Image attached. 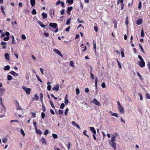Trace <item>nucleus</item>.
Returning a JSON list of instances; mask_svg holds the SVG:
<instances>
[{
	"mask_svg": "<svg viewBox=\"0 0 150 150\" xmlns=\"http://www.w3.org/2000/svg\"><path fill=\"white\" fill-rule=\"evenodd\" d=\"M36 78L39 81H40L41 82H42V80L40 79V78H39V76H38L36 75Z\"/></svg>",
	"mask_w": 150,
	"mask_h": 150,
	"instance_id": "603ef678",
	"label": "nucleus"
},
{
	"mask_svg": "<svg viewBox=\"0 0 150 150\" xmlns=\"http://www.w3.org/2000/svg\"><path fill=\"white\" fill-rule=\"evenodd\" d=\"M40 71H41L42 74V75H44V73H43V69L42 68H40Z\"/></svg>",
	"mask_w": 150,
	"mask_h": 150,
	"instance_id": "774afa93",
	"label": "nucleus"
},
{
	"mask_svg": "<svg viewBox=\"0 0 150 150\" xmlns=\"http://www.w3.org/2000/svg\"><path fill=\"white\" fill-rule=\"evenodd\" d=\"M143 22V19L142 18L139 19L137 21L136 24L138 25H141Z\"/></svg>",
	"mask_w": 150,
	"mask_h": 150,
	"instance_id": "6e6552de",
	"label": "nucleus"
},
{
	"mask_svg": "<svg viewBox=\"0 0 150 150\" xmlns=\"http://www.w3.org/2000/svg\"><path fill=\"white\" fill-rule=\"evenodd\" d=\"M92 103H94L95 105L98 106H100V103L96 100V99H94L92 101Z\"/></svg>",
	"mask_w": 150,
	"mask_h": 150,
	"instance_id": "7ed1b4c3",
	"label": "nucleus"
},
{
	"mask_svg": "<svg viewBox=\"0 0 150 150\" xmlns=\"http://www.w3.org/2000/svg\"><path fill=\"white\" fill-rule=\"evenodd\" d=\"M71 19L69 18L68 19L66 22V24L68 25L69 24L70 22Z\"/></svg>",
	"mask_w": 150,
	"mask_h": 150,
	"instance_id": "49530a36",
	"label": "nucleus"
},
{
	"mask_svg": "<svg viewBox=\"0 0 150 150\" xmlns=\"http://www.w3.org/2000/svg\"><path fill=\"white\" fill-rule=\"evenodd\" d=\"M97 83H98V78L97 77H96L95 81V86L96 88L97 86Z\"/></svg>",
	"mask_w": 150,
	"mask_h": 150,
	"instance_id": "4be33fe9",
	"label": "nucleus"
},
{
	"mask_svg": "<svg viewBox=\"0 0 150 150\" xmlns=\"http://www.w3.org/2000/svg\"><path fill=\"white\" fill-rule=\"evenodd\" d=\"M21 38L23 40H25L26 39V37L25 35L24 34H23L21 35Z\"/></svg>",
	"mask_w": 150,
	"mask_h": 150,
	"instance_id": "de8ad7c7",
	"label": "nucleus"
},
{
	"mask_svg": "<svg viewBox=\"0 0 150 150\" xmlns=\"http://www.w3.org/2000/svg\"><path fill=\"white\" fill-rule=\"evenodd\" d=\"M45 115L44 112H42L41 114V116L42 118H44L45 117Z\"/></svg>",
	"mask_w": 150,
	"mask_h": 150,
	"instance_id": "37998d69",
	"label": "nucleus"
},
{
	"mask_svg": "<svg viewBox=\"0 0 150 150\" xmlns=\"http://www.w3.org/2000/svg\"><path fill=\"white\" fill-rule=\"evenodd\" d=\"M139 66L141 67H144L145 66V63L144 60L140 61L139 63Z\"/></svg>",
	"mask_w": 150,
	"mask_h": 150,
	"instance_id": "0eeeda50",
	"label": "nucleus"
},
{
	"mask_svg": "<svg viewBox=\"0 0 150 150\" xmlns=\"http://www.w3.org/2000/svg\"><path fill=\"white\" fill-rule=\"evenodd\" d=\"M10 67L9 65H7L5 67L4 69L5 70H9L10 69Z\"/></svg>",
	"mask_w": 150,
	"mask_h": 150,
	"instance_id": "cd10ccee",
	"label": "nucleus"
},
{
	"mask_svg": "<svg viewBox=\"0 0 150 150\" xmlns=\"http://www.w3.org/2000/svg\"><path fill=\"white\" fill-rule=\"evenodd\" d=\"M118 134L117 133L113 134L111 136V140L109 141V143L111 147L114 150L116 149V144L115 142L116 138L117 137Z\"/></svg>",
	"mask_w": 150,
	"mask_h": 150,
	"instance_id": "f257e3e1",
	"label": "nucleus"
},
{
	"mask_svg": "<svg viewBox=\"0 0 150 150\" xmlns=\"http://www.w3.org/2000/svg\"><path fill=\"white\" fill-rule=\"evenodd\" d=\"M146 97L147 98L150 99V95L148 93H146Z\"/></svg>",
	"mask_w": 150,
	"mask_h": 150,
	"instance_id": "4c0bfd02",
	"label": "nucleus"
},
{
	"mask_svg": "<svg viewBox=\"0 0 150 150\" xmlns=\"http://www.w3.org/2000/svg\"><path fill=\"white\" fill-rule=\"evenodd\" d=\"M36 11L35 9H33V10L32 11V13L33 14H36Z\"/></svg>",
	"mask_w": 150,
	"mask_h": 150,
	"instance_id": "c03bdc74",
	"label": "nucleus"
},
{
	"mask_svg": "<svg viewBox=\"0 0 150 150\" xmlns=\"http://www.w3.org/2000/svg\"><path fill=\"white\" fill-rule=\"evenodd\" d=\"M121 54L122 58L125 57V55L124 52L122 51H121Z\"/></svg>",
	"mask_w": 150,
	"mask_h": 150,
	"instance_id": "e2e57ef3",
	"label": "nucleus"
},
{
	"mask_svg": "<svg viewBox=\"0 0 150 150\" xmlns=\"http://www.w3.org/2000/svg\"><path fill=\"white\" fill-rule=\"evenodd\" d=\"M109 112L112 116L115 117H118V114L117 113H113L111 111H110Z\"/></svg>",
	"mask_w": 150,
	"mask_h": 150,
	"instance_id": "9b49d317",
	"label": "nucleus"
},
{
	"mask_svg": "<svg viewBox=\"0 0 150 150\" xmlns=\"http://www.w3.org/2000/svg\"><path fill=\"white\" fill-rule=\"evenodd\" d=\"M118 108L121 113H123L124 112V108L122 105L118 106Z\"/></svg>",
	"mask_w": 150,
	"mask_h": 150,
	"instance_id": "1a4fd4ad",
	"label": "nucleus"
},
{
	"mask_svg": "<svg viewBox=\"0 0 150 150\" xmlns=\"http://www.w3.org/2000/svg\"><path fill=\"white\" fill-rule=\"evenodd\" d=\"M65 107V104L64 103H62L61 105L60 108L61 109H63Z\"/></svg>",
	"mask_w": 150,
	"mask_h": 150,
	"instance_id": "c756f323",
	"label": "nucleus"
},
{
	"mask_svg": "<svg viewBox=\"0 0 150 150\" xmlns=\"http://www.w3.org/2000/svg\"><path fill=\"white\" fill-rule=\"evenodd\" d=\"M67 1L70 4H72L73 2V0H67Z\"/></svg>",
	"mask_w": 150,
	"mask_h": 150,
	"instance_id": "e433bc0d",
	"label": "nucleus"
},
{
	"mask_svg": "<svg viewBox=\"0 0 150 150\" xmlns=\"http://www.w3.org/2000/svg\"><path fill=\"white\" fill-rule=\"evenodd\" d=\"M72 124L73 126L75 127H76L77 124L74 121H72Z\"/></svg>",
	"mask_w": 150,
	"mask_h": 150,
	"instance_id": "5fc2aeb1",
	"label": "nucleus"
},
{
	"mask_svg": "<svg viewBox=\"0 0 150 150\" xmlns=\"http://www.w3.org/2000/svg\"><path fill=\"white\" fill-rule=\"evenodd\" d=\"M117 63H118V65L119 66V67L120 68H122L121 66V64H120V63L119 61H118V60L117 59Z\"/></svg>",
	"mask_w": 150,
	"mask_h": 150,
	"instance_id": "13d9d810",
	"label": "nucleus"
},
{
	"mask_svg": "<svg viewBox=\"0 0 150 150\" xmlns=\"http://www.w3.org/2000/svg\"><path fill=\"white\" fill-rule=\"evenodd\" d=\"M35 98L36 100H38V99L39 97L37 94H35Z\"/></svg>",
	"mask_w": 150,
	"mask_h": 150,
	"instance_id": "a18cd8bd",
	"label": "nucleus"
},
{
	"mask_svg": "<svg viewBox=\"0 0 150 150\" xmlns=\"http://www.w3.org/2000/svg\"><path fill=\"white\" fill-rule=\"evenodd\" d=\"M9 39V37H7L4 38L3 40L4 41H8Z\"/></svg>",
	"mask_w": 150,
	"mask_h": 150,
	"instance_id": "58836bf2",
	"label": "nucleus"
},
{
	"mask_svg": "<svg viewBox=\"0 0 150 150\" xmlns=\"http://www.w3.org/2000/svg\"><path fill=\"white\" fill-rule=\"evenodd\" d=\"M7 78L8 80L10 81L12 79V77L10 75H8Z\"/></svg>",
	"mask_w": 150,
	"mask_h": 150,
	"instance_id": "a878e982",
	"label": "nucleus"
},
{
	"mask_svg": "<svg viewBox=\"0 0 150 150\" xmlns=\"http://www.w3.org/2000/svg\"><path fill=\"white\" fill-rule=\"evenodd\" d=\"M60 4H61V5H62V6L63 7V8H64V3L63 2V1H61L60 2Z\"/></svg>",
	"mask_w": 150,
	"mask_h": 150,
	"instance_id": "69168bd1",
	"label": "nucleus"
},
{
	"mask_svg": "<svg viewBox=\"0 0 150 150\" xmlns=\"http://www.w3.org/2000/svg\"><path fill=\"white\" fill-rule=\"evenodd\" d=\"M141 7H142L141 2V1H139V5H138V9H140L141 8Z\"/></svg>",
	"mask_w": 150,
	"mask_h": 150,
	"instance_id": "72a5a7b5",
	"label": "nucleus"
},
{
	"mask_svg": "<svg viewBox=\"0 0 150 150\" xmlns=\"http://www.w3.org/2000/svg\"><path fill=\"white\" fill-rule=\"evenodd\" d=\"M33 124L34 126L35 127V129H37V125H36L37 123L35 122H33Z\"/></svg>",
	"mask_w": 150,
	"mask_h": 150,
	"instance_id": "a19ab883",
	"label": "nucleus"
},
{
	"mask_svg": "<svg viewBox=\"0 0 150 150\" xmlns=\"http://www.w3.org/2000/svg\"><path fill=\"white\" fill-rule=\"evenodd\" d=\"M5 90V89L4 88H0V96H3Z\"/></svg>",
	"mask_w": 150,
	"mask_h": 150,
	"instance_id": "423d86ee",
	"label": "nucleus"
},
{
	"mask_svg": "<svg viewBox=\"0 0 150 150\" xmlns=\"http://www.w3.org/2000/svg\"><path fill=\"white\" fill-rule=\"evenodd\" d=\"M30 3L31 6L33 7L35 4V0H30Z\"/></svg>",
	"mask_w": 150,
	"mask_h": 150,
	"instance_id": "f3484780",
	"label": "nucleus"
},
{
	"mask_svg": "<svg viewBox=\"0 0 150 150\" xmlns=\"http://www.w3.org/2000/svg\"><path fill=\"white\" fill-rule=\"evenodd\" d=\"M90 130L94 134H96V131L93 127H90Z\"/></svg>",
	"mask_w": 150,
	"mask_h": 150,
	"instance_id": "f8f14e48",
	"label": "nucleus"
},
{
	"mask_svg": "<svg viewBox=\"0 0 150 150\" xmlns=\"http://www.w3.org/2000/svg\"><path fill=\"white\" fill-rule=\"evenodd\" d=\"M141 36L142 37H143L144 36V33L143 29L141 31Z\"/></svg>",
	"mask_w": 150,
	"mask_h": 150,
	"instance_id": "09e8293b",
	"label": "nucleus"
},
{
	"mask_svg": "<svg viewBox=\"0 0 150 150\" xmlns=\"http://www.w3.org/2000/svg\"><path fill=\"white\" fill-rule=\"evenodd\" d=\"M20 130L21 134L23 137H24L25 136V133L24 132V131L22 129H21Z\"/></svg>",
	"mask_w": 150,
	"mask_h": 150,
	"instance_id": "c9c22d12",
	"label": "nucleus"
},
{
	"mask_svg": "<svg viewBox=\"0 0 150 150\" xmlns=\"http://www.w3.org/2000/svg\"><path fill=\"white\" fill-rule=\"evenodd\" d=\"M50 104L51 106L53 108H55V107L53 103V102H52V101L51 100H50Z\"/></svg>",
	"mask_w": 150,
	"mask_h": 150,
	"instance_id": "5701e85b",
	"label": "nucleus"
},
{
	"mask_svg": "<svg viewBox=\"0 0 150 150\" xmlns=\"http://www.w3.org/2000/svg\"><path fill=\"white\" fill-rule=\"evenodd\" d=\"M73 9V7L71 6L67 8V12H70Z\"/></svg>",
	"mask_w": 150,
	"mask_h": 150,
	"instance_id": "bb28decb",
	"label": "nucleus"
},
{
	"mask_svg": "<svg viewBox=\"0 0 150 150\" xmlns=\"http://www.w3.org/2000/svg\"><path fill=\"white\" fill-rule=\"evenodd\" d=\"M101 86L103 88H105V83L104 82L102 83L101 84Z\"/></svg>",
	"mask_w": 150,
	"mask_h": 150,
	"instance_id": "864d4df0",
	"label": "nucleus"
},
{
	"mask_svg": "<svg viewBox=\"0 0 150 150\" xmlns=\"http://www.w3.org/2000/svg\"><path fill=\"white\" fill-rule=\"evenodd\" d=\"M138 95L140 97V100H142L143 98H142V96L141 94V93H138Z\"/></svg>",
	"mask_w": 150,
	"mask_h": 150,
	"instance_id": "052dcab7",
	"label": "nucleus"
},
{
	"mask_svg": "<svg viewBox=\"0 0 150 150\" xmlns=\"http://www.w3.org/2000/svg\"><path fill=\"white\" fill-rule=\"evenodd\" d=\"M76 94H77V95L79 94L80 93V91H79V89L78 88H76Z\"/></svg>",
	"mask_w": 150,
	"mask_h": 150,
	"instance_id": "473e14b6",
	"label": "nucleus"
},
{
	"mask_svg": "<svg viewBox=\"0 0 150 150\" xmlns=\"http://www.w3.org/2000/svg\"><path fill=\"white\" fill-rule=\"evenodd\" d=\"M68 102L69 101L67 99V95H66L65 98L64 103L66 105H67L68 104Z\"/></svg>",
	"mask_w": 150,
	"mask_h": 150,
	"instance_id": "6ab92c4d",
	"label": "nucleus"
},
{
	"mask_svg": "<svg viewBox=\"0 0 150 150\" xmlns=\"http://www.w3.org/2000/svg\"><path fill=\"white\" fill-rule=\"evenodd\" d=\"M7 141V138L5 137L3 139L2 142L3 143H5Z\"/></svg>",
	"mask_w": 150,
	"mask_h": 150,
	"instance_id": "b1692460",
	"label": "nucleus"
},
{
	"mask_svg": "<svg viewBox=\"0 0 150 150\" xmlns=\"http://www.w3.org/2000/svg\"><path fill=\"white\" fill-rule=\"evenodd\" d=\"M64 13V9H62L61 11V15H63Z\"/></svg>",
	"mask_w": 150,
	"mask_h": 150,
	"instance_id": "680f3d73",
	"label": "nucleus"
},
{
	"mask_svg": "<svg viewBox=\"0 0 150 150\" xmlns=\"http://www.w3.org/2000/svg\"><path fill=\"white\" fill-rule=\"evenodd\" d=\"M59 85L57 84L54 87L52 88V90H55L56 92H57L59 90Z\"/></svg>",
	"mask_w": 150,
	"mask_h": 150,
	"instance_id": "9d476101",
	"label": "nucleus"
},
{
	"mask_svg": "<svg viewBox=\"0 0 150 150\" xmlns=\"http://www.w3.org/2000/svg\"><path fill=\"white\" fill-rule=\"evenodd\" d=\"M22 88L28 94H30V88H27L25 86H23L22 87Z\"/></svg>",
	"mask_w": 150,
	"mask_h": 150,
	"instance_id": "f03ea898",
	"label": "nucleus"
},
{
	"mask_svg": "<svg viewBox=\"0 0 150 150\" xmlns=\"http://www.w3.org/2000/svg\"><path fill=\"white\" fill-rule=\"evenodd\" d=\"M37 133L38 134H42V132L40 130H38L37 129H35Z\"/></svg>",
	"mask_w": 150,
	"mask_h": 150,
	"instance_id": "393cba45",
	"label": "nucleus"
},
{
	"mask_svg": "<svg viewBox=\"0 0 150 150\" xmlns=\"http://www.w3.org/2000/svg\"><path fill=\"white\" fill-rule=\"evenodd\" d=\"M37 22L40 25V26L42 28H45V27L46 26L45 25H44L41 21H38Z\"/></svg>",
	"mask_w": 150,
	"mask_h": 150,
	"instance_id": "dca6fc26",
	"label": "nucleus"
},
{
	"mask_svg": "<svg viewBox=\"0 0 150 150\" xmlns=\"http://www.w3.org/2000/svg\"><path fill=\"white\" fill-rule=\"evenodd\" d=\"M138 57L140 60V61H142L144 60L142 57L140 55H139L138 56Z\"/></svg>",
	"mask_w": 150,
	"mask_h": 150,
	"instance_id": "4d7b16f0",
	"label": "nucleus"
},
{
	"mask_svg": "<svg viewBox=\"0 0 150 150\" xmlns=\"http://www.w3.org/2000/svg\"><path fill=\"white\" fill-rule=\"evenodd\" d=\"M71 144L70 142L68 143V145H67L68 149L69 150L70 149V146Z\"/></svg>",
	"mask_w": 150,
	"mask_h": 150,
	"instance_id": "338daca9",
	"label": "nucleus"
},
{
	"mask_svg": "<svg viewBox=\"0 0 150 150\" xmlns=\"http://www.w3.org/2000/svg\"><path fill=\"white\" fill-rule=\"evenodd\" d=\"M113 23H114V28H117V21H113Z\"/></svg>",
	"mask_w": 150,
	"mask_h": 150,
	"instance_id": "7c9ffc66",
	"label": "nucleus"
},
{
	"mask_svg": "<svg viewBox=\"0 0 150 150\" xmlns=\"http://www.w3.org/2000/svg\"><path fill=\"white\" fill-rule=\"evenodd\" d=\"M51 89V86L50 85H48L47 87V89L50 91Z\"/></svg>",
	"mask_w": 150,
	"mask_h": 150,
	"instance_id": "bf43d9fd",
	"label": "nucleus"
},
{
	"mask_svg": "<svg viewBox=\"0 0 150 150\" xmlns=\"http://www.w3.org/2000/svg\"><path fill=\"white\" fill-rule=\"evenodd\" d=\"M31 114L32 115V118H33V117H36V116H35V115H36V114L35 113H33V112H31Z\"/></svg>",
	"mask_w": 150,
	"mask_h": 150,
	"instance_id": "8fccbe9b",
	"label": "nucleus"
},
{
	"mask_svg": "<svg viewBox=\"0 0 150 150\" xmlns=\"http://www.w3.org/2000/svg\"><path fill=\"white\" fill-rule=\"evenodd\" d=\"M10 73L13 76H18L19 75L18 74V73H16L13 71H11L10 72Z\"/></svg>",
	"mask_w": 150,
	"mask_h": 150,
	"instance_id": "ddd939ff",
	"label": "nucleus"
},
{
	"mask_svg": "<svg viewBox=\"0 0 150 150\" xmlns=\"http://www.w3.org/2000/svg\"><path fill=\"white\" fill-rule=\"evenodd\" d=\"M5 57L6 58V59L8 60H9V54L7 53H6L5 54Z\"/></svg>",
	"mask_w": 150,
	"mask_h": 150,
	"instance_id": "a211bd4d",
	"label": "nucleus"
},
{
	"mask_svg": "<svg viewBox=\"0 0 150 150\" xmlns=\"http://www.w3.org/2000/svg\"><path fill=\"white\" fill-rule=\"evenodd\" d=\"M11 38L12 39V43L13 44H14L15 43L14 36L13 35H12L11 36Z\"/></svg>",
	"mask_w": 150,
	"mask_h": 150,
	"instance_id": "79ce46f5",
	"label": "nucleus"
},
{
	"mask_svg": "<svg viewBox=\"0 0 150 150\" xmlns=\"http://www.w3.org/2000/svg\"><path fill=\"white\" fill-rule=\"evenodd\" d=\"M6 44V42H1V45L3 46L2 47L3 49H5L6 48V46H5Z\"/></svg>",
	"mask_w": 150,
	"mask_h": 150,
	"instance_id": "2eb2a0df",
	"label": "nucleus"
},
{
	"mask_svg": "<svg viewBox=\"0 0 150 150\" xmlns=\"http://www.w3.org/2000/svg\"><path fill=\"white\" fill-rule=\"evenodd\" d=\"M40 98L41 100V101L42 102H43L42 101V98H43V94L42 93H40Z\"/></svg>",
	"mask_w": 150,
	"mask_h": 150,
	"instance_id": "c85d7f7f",
	"label": "nucleus"
},
{
	"mask_svg": "<svg viewBox=\"0 0 150 150\" xmlns=\"http://www.w3.org/2000/svg\"><path fill=\"white\" fill-rule=\"evenodd\" d=\"M57 24L54 23H50L49 24V26H51L54 28H55L57 27Z\"/></svg>",
	"mask_w": 150,
	"mask_h": 150,
	"instance_id": "39448f33",
	"label": "nucleus"
},
{
	"mask_svg": "<svg viewBox=\"0 0 150 150\" xmlns=\"http://www.w3.org/2000/svg\"><path fill=\"white\" fill-rule=\"evenodd\" d=\"M68 111H69L68 108H66V109L65 112H64V114H65V115H66V116L67 115V112Z\"/></svg>",
	"mask_w": 150,
	"mask_h": 150,
	"instance_id": "ea45409f",
	"label": "nucleus"
},
{
	"mask_svg": "<svg viewBox=\"0 0 150 150\" xmlns=\"http://www.w3.org/2000/svg\"><path fill=\"white\" fill-rule=\"evenodd\" d=\"M42 16L43 18L44 19L45 18H47V15L46 13H42Z\"/></svg>",
	"mask_w": 150,
	"mask_h": 150,
	"instance_id": "aec40b11",
	"label": "nucleus"
},
{
	"mask_svg": "<svg viewBox=\"0 0 150 150\" xmlns=\"http://www.w3.org/2000/svg\"><path fill=\"white\" fill-rule=\"evenodd\" d=\"M70 65L72 67L74 68V63L72 61H71L70 62Z\"/></svg>",
	"mask_w": 150,
	"mask_h": 150,
	"instance_id": "412c9836",
	"label": "nucleus"
},
{
	"mask_svg": "<svg viewBox=\"0 0 150 150\" xmlns=\"http://www.w3.org/2000/svg\"><path fill=\"white\" fill-rule=\"evenodd\" d=\"M59 112L60 114L62 115L63 113V110H59Z\"/></svg>",
	"mask_w": 150,
	"mask_h": 150,
	"instance_id": "3c124183",
	"label": "nucleus"
},
{
	"mask_svg": "<svg viewBox=\"0 0 150 150\" xmlns=\"http://www.w3.org/2000/svg\"><path fill=\"white\" fill-rule=\"evenodd\" d=\"M41 141H42V144H44V145L47 144V141L43 137L42 138Z\"/></svg>",
	"mask_w": 150,
	"mask_h": 150,
	"instance_id": "4468645a",
	"label": "nucleus"
},
{
	"mask_svg": "<svg viewBox=\"0 0 150 150\" xmlns=\"http://www.w3.org/2000/svg\"><path fill=\"white\" fill-rule=\"evenodd\" d=\"M5 35L7 37H9V35H10V33L8 32H6L5 33Z\"/></svg>",
	"mask_w": 150,
	"mask_h": 150,
	"instance_id": "0e129e2a",
	"label": "nucleus"
},
{
	"mask_svg": "<svg viewBox=\"0 0 150 150\" xmlns=\"http://www.w3.org/2000/svg\"><path fill=\"white\" fill-rule=\"evenodd\" d=\"M52 135L54 139H57L58 137L57 135L56 134H53Z\"/></svg>",
	"mask_w": 150,
	"mask_h": 150,
	"instance_id": "2f4dec72",
	"label": "nucleus"
},
{
	"mask_svg": "<svg viewBox=\"0 0 150 150\" xmlns=\"http://www.w3.org/2000/svg\"><path fill=\"white\" fill-rule=\"evenodd\" d=\"M48 130H46L44 132V134L45 135H47L48 134Z\"/></svg>",
	"mask_w": 150,
	"mask_h": 150,
	"instance_id": "6e6d98bb",
	"label": "nucleus"
},
{
	"mask_svg": "<svg viewBox=\"0 0 150 150\" xmlns=\"http://www.w3.org/2000/svg\"><path fill=\"white\" fill-rule=\"evenodd\" d=\"M93 45H94V47H93V48L95 50V52H96V43L94 42V41L93 42Z\"/></svg>",
	"mask_w": 150,
	"mask_h": 150,
	"instance_id": "f704fd0d",
	"label": "nucleus"
},
{
	"mask_svg": "<svg viewBox=\"0 0 150 150\" xmlns=\"http://www.w3.org/2000/svg\"><path fill=\"white\" fill-rule=\"evenodd\" d=\"M53 50L56 53H57L58 55L61 56L62 57H63V55L62 54L61 52L59 50L55 49H54Z\"/></svg>",
	"mask_w": 150,
	"mask_h": 150,
	"instance_id": "20e7f679",
	"label": "nucleus"
}]
</instances>
